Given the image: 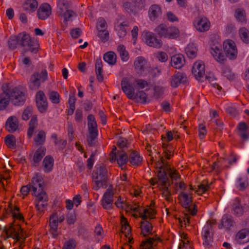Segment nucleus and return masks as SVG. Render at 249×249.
Returning a JSON list of instances; mask_svg holds the SVG:
<instances>
[{
  "instance_id": "obj_1",
  "label": "nucleus",
  "mask_w": 249,
  "mask_h": 249,
  "mask_svg": "<svg viewBox=\"0 0 249 249\" xmlns=\"http://www.w3.org/2000/svg\"><path fill=\"white\" fill-rule=\"evenodd\" d=\"M223 49L225 55L222 53L221 45L217 43L213 45L210 48V53L214 59L221 64H224L226 57L231 60L235 59L237 56V50L234 42L227 40L223 43Z\"/></svg>"
},
{
  "instance_id": "obj_2",
  "label": "nucleus",
  "mask_w": 249,
  "mask_h": 249,
  "mask_svg": "<svg viewBox=\"0 0 249 249\" xmlns=\"http://www.w3.org/2000/svg\"><path fill=\"white\" fill-rule=\"evenodd\" d=\"M30 184L32 191V194L36 196L38 201L36 205V208L39 213H41L43 209L47 206V202L48 200L47 195L43 190V182L41 178L39 176L33 178Z\"/></svg>"
},
{
  "instance_id": "obj_3",
  "label": "nucleus",
  "mask_w": 249,
  "mask_h": 249,
  "mask_svg": "<svg viewBox=\"0 0 249 249\" xmlns=\"http://www.w3.org/2000/svg\"><path fill=\"white\" fill-rule=\"evenodd\" d=\"M121 87L123 92L128 98L134 99L136 102L142 104H146L150 102V100L147 98L146 94L143 91H139L135 94L134 89L128 78L124 77L122 79Z\"/></svg>"
},
{
  "instance_id": "obj_4",
  "label": "nucleus",
  "mask_w": 249,
  "mask_h": 249,
  "mask_svg": "<svg viewBox=\"0 0 249 249\" xmlns=\"http://www.w3.org/2000/svg\"><path fill=\"white\" fill-rule=\"evenodd\" d=\"M92 173V179L95 183L93 189L98 190L100 187L106 188L107 182V170L104 165H97Z\"/></svg>"
},
{
  "instance_id": "obj_5",
  "label": "nucleus",
  "mask_w": 249,
  "mask_h": 249,
  "mask_svg": "<svg viewBox=\"0 0 249 249\" xmlns=\"http://www.w3.org/2000/svg\"><path fill=\"white\" fill-rule=\"evenodd\" d=\"M19 46L23 48L25 52H31L36 53L38 48V44L32 39L30 35L26 32L18 34Z\"/></svg>"
},
{
  "instance_id": "obj_6",
  "label": "nucleus",
  "mask_w": 249,
  "mask_h": 249,
  "mask_svg": "<svg viewBox=\"0 0 249 249\" xmlns=\"http://www.w3.org/2000/svg\"><path fill=\"white\" fill-rule=\"evenodd\" d=\"M57 13L58 16L64 18V22L71 21L76 14L72 10L70 9V4L67 0H57Z\"/></svg>"
},
{
  "instance_id": "obj_7",
  "label": "nucleus",
  "mask_w": 249,
  "mask_h": 249,
  "mask_svg": "<svg viewBox=\"0 0 249 249\" xmlns=\"http://www.w3.org/2000/svg\"><path fill=\"white\" fill-rule=\"evenodd\" d=\"M6 89L9 96V100H11L12 104L19 106L24 104L25 101V94L21 90L20 88L15 87L12 89Z\"/></svg>"
},
{
  "instance_id": "obj_8",
  "label": "nucleus",
  "mask_w": 249,
  "mask_h": 249,
  "mask_svg": "<svg viewBox=\"0 0 249 249\" xmlns=\"http://www.w3.org/2000/svg\"><path fill=\"white\" fill-rule=\"evenodd\" d=\"M48 78V72L46 70H43L40 72H35L31 76L30 88L31 89H38L41 82H44Z\"/></svg>"
},
{
  "instance_id": "obj_9",
  "label": "nucleus",
  "mask_w": 249,
  "mask_h": 249,
  "mask_svg": "<svg viewBox=\"0 0 249 249\" xmlns=\"http://www.w3.org/2000/svg\"><path fill=\"white\" fill-rule=\"evenodd\" d=\"M114 192L112 187H109L104 193L101 200V205L107 210H110L113 207Z\"/></svg>"
},
{
  "instance_id": "obj_10",
  "label": "nucleus",
  "mask_w": 249,
  "mask_h": 249,
  "mask_svg": "<svg viewBox=\"0 0 249 249\" xmlns=\"http://www.w3.org/2000/svg\"><path fill=\"white\" fill-rule=\"evenodd\" d=\"M193 24L196 29L200 32L208 31L210 27V22L205 17H198L194 19Z\"/></svg>"
},
{
  "instance_id": "obj_11",
  "label": "nucleus",
  "mask_w": 249,
  "mask_h": 249,
  "mask_svg": "<svg viewBox=\"0 0 249 249\" xmlns=\"http://www.w3.org/2000/svg\"><path fill=\"white\" fill-rule=\"evenodd\" d=\"M134 66L137 72L141 75H145L148 71L147 62L143 56H138L135 59Z\"/></svg>"
},
{
  "instance_id": "obj_12",
  "label": "nucleus",
  "mask_w": 249,
  "mask_h": 249,
  "mask_svg": "<svg viewBox=\"0 0 249 249\" xmlns=\"http://www.w3.org/2000/svg\"><path fill=\"white\" fill-rule=\"evenodd\" d=\"M144 39L146 44L150 47L160 48L162 45V42L160 39L157 38L153 33L147 32L144 34Z\"/></svg>"
},
{
  "instance_id": "obj_13",
  "label": "nucleus",
  "mask_w": 249,
  "mask_h": 249,
  "mask_svg": "<svg viewBox=\"0 0 249 249\" xmlns=\"http://www.w3.org/2000/svg\"><path fill=\"white\" fill-rule=\"evenodd\" d=\"M180 196L183 200V201L182 202V206L185 209H188V211L190 213L192 216L196 215L197 212V206L196 205L194 204L193 209L190 208L192 203L191 197L189 198L188 195L183 192L180 194Z\"/></svg>"
},
{
  "instance_id": "obj_14",
  "label": "nucleus",
  "mask_w": 249,
  "mask_h": 249,
  "mask_svg": "<svg viewBox=\"0 0 249 249\" xmlns=\"http://www.w3.org/2000/svg\"><path fill=\"white\" fill-rule=\"evenodd\" d=\"M166 169L163 170H160L158 171V179L159 184L161 186H170L169 178V172L171 168L166 166Z\"/></svg>"
},
{
  "instance_id": "obj_15",
  "label": "nucleus",
  "mask_w": 249,
  "mask_h": 249,
  "mask_svg": "<svg viewBox=\"0 0 249 249\" xmlns=\"http://www.w3.org/2000/svg\"><path fill=\"white\" fill-rule=\"evenodd\" d=\"M192 73L196 78L201 81L205 75V65L202 61L195 62L192 68Z\"/></svg>"
},
{
  "instance_id": "obj_16",
  "label": "nucleus",
  "mask_w": 249,
  "mask_h": 249,
  "mask_svg": "<svg viewBox=\"0 0 249 249\" xmlns=\"http://www.w3.org/2000/svg\"><path fill=\"white\" fill-rule=\"evenodd\" d=\"M52 13V7L47 3L42 4L37 12V16L39 19L45 20L49 17Z\"/></svg>"
},
{
  "instance_id": "obj_17",
  "label": "nucleus",
  "mask_w": 249,
  "mask_h": 249,
  "mask_svg": "<svg viewBox=\"0 0 249 249\" xmlns=\"http://www.w3.org/2000/svg\"><path fill=\"white\" fill-rule=\"evenodd\" d=\"M5 129L10 133H13L19 129V122L15 116L9 117L5 123Z\"/></svg>"
},
{
  "instance_id": "obj_18",
  "label": "nucleus",
  "mask_w": 249,
  "mask_h": 249,
  "mask_svg": "<svg viewBox=\"0 0 249 249\" xmlns=\"http://www.w3.org/2000/svg\"><path fill=\"white\" fill-rule=\"evenodd\" d=\"M186 75L182 72H176L171 77V86L173 88L178 87L180 84H184L187 81Z\"/></svg>"
},
{
  "instance_id": "obj_19",
  "label": "nucleus",
  "mask_w": 249,
  "mask_h": 249,
  "mask_svg": "<svg viewBox=\"0 0 249 249\" xmlns=\"http://www.w3.org/2000/svg\"><path fill=\"white\" fill-rule=\"evenodd\" d=\"M9 207V211L8 210H6L5 208L3 209L2 216L3 218H5L7 217V214L8 213H12V215L14 218L22 220L24 219L23 215L22 214L19 213V208L17 206H15L14 209H13L12 208V204H10L8 205Z\"/></svg>"
},
{
  "instance_id": "obj_20",
  "label": "nucleus",
  "mask_w": 249,
  "mask_h": 249,
  "mask_svg": "<svg viewBox=\"0 0 249 249\" xmlns=\"http://www.w3.org/2000/svg\"><path fill=\"white\" fill-rule=\"evenodd\" d=\"M36 101L38 109H46L48 106V103L44 93L38 91L36 95Z\"/></svg>"
},
{
  "instance_id": "obj_21",
  "label": "nucleus",
  "mask_w": 249,
  "mask_h": 249,
  "mask_svg": "<svg viewBox=\"0 0 249 249\" xmlns=\"http://www.w3.org/2000/svg\"><path fill=\"white\" fill-rule=\"evenodd\" d=\"M185 58L181 54H177L171 57V66L177 69H179L185 64Z\"/></svg>"
},
{
  "instance_id": "obj_22",
  "label": "nucleus",
  "mask_w": 249,
  "mask_h": 249,
  "mask_svg": "<svg viewBox=\"0 0 249 249\" xmlns=\"http://www.w3.org/2000/svg\"><path fill=\"white\" fill-rule=\"evenodd\" d=\"M235 222L233 217L228 214H224L221 220V223L218 225L219 229L224 228L226 229H229L231 227L233 226Z\"/></svg>"
},
{
  "instance_id": "obj_23",
  "label": "nucleus",
  "mask_w": 249,
  "mask_h": 249,
  "mask_svg": "<svg viewBox=\"0 0 249 249\" xmlns=\"http://www.w3.org/2000/svg\"><path fill=\"white\" fill-rule=\"evenodd\" d=\"M231 211L232 213L236 216H242L244 213V208L241 204L240 199L236 197L232 205Z\"/></svg>"
},
{
  "instance_id": "obj_24",
  "label": "nucleus",
  "mask_w": 249,
  "mask_h": 249,
  "mask_svg": "<svg viewBox=\"0 0 249 249\" xmlns=\"http://www.w3.org/2000/svg\"><path fill=\"white\" fill-rule=\"evenodd\" d=\"M236 239L239 244H243L249 241V230L244 229L236 234Z\"/></svg>"
},
{
  "instance_id": "obj_25",
  "label": "nucleus",
  "mask_w": 249,
  "mask_h": 249,
  "mask_svg": "<svg viewBox=\"0 0 249 249\" xmlns=\"http://www.w3.org/2000/svg\"><path fill=\"white\" fill-rule=\"evenodd\" d=\"M161 13V8L157 4H153L149 7L148 15L151 20H155Z\"/></svg>"
},
{
  "instance_id": "obj_26",
  "label": "nucleus",
  "mask_w": 249,
  "mask_h": 249,
  "mask_svg": "<svg viewBox=\"0 0 249 249\" xmlns=\"http://www.w3.org/2000/svg\"><path fill=\"white\" fill-rule=\"evenodd\" d=\"M45 150L46 149L44 147H40L36 151L33 156V162L32 163L33 166H36L38 164L45 155Z\"/></svg>"
},
{
  "instance_id": "obj_27",
  "label": "nucleus",
  "mask_w": 249,
  "mask_h": 249,
  "mask_svg": "<svg viewBox=\"0 0 249 249\" xmlns=\"http://www.w3.org/2000/svg\"><path fill=\"white\" fill-rule=\"evenodd\" d=\"M204 240L203 245L205 246L209 247L213 241V233L210 232L209 225H206L204 228V233L203 235Z\"/></svg>"
},
{
  "instance_id": "obj_28",
  "label": "nucleus",
  "mask_w": 249,
  "mask_h": 249,
  "mask_svg": "<svg viewBox=\"0 0 249 249\" xmlns=\"http://www.w3.org/2000/svg\"><path fill=\"white\" fill-rule=\"evenodd\" d=\"M20 227L18 226L17 228H14L11 226L9 229L5 230V233L7 235V238H13L17 241H19L20 237L19 236L18 231L20 230Z\"/></svg>"
},
{
  "instance_id": "obj_29",
  "label": "nucleus",
  "mask_w": 249,
  "mask_h": 249,
  "mask_svg": "<svg viewBox=\"0 0 249 249\" xmlns=\"http://www.w3.org/2000/svg\"><path fill=\"white\" fill-rule=\"evenodd\" d=\"M88 125L89 133H98L97 124L93 115L90 114L88 116Z\"/></svg>"
},
{
  "instance_id": "obj_30",
  "label": "nucleus",
  "mask_w": 249,
  "mask_h": 249,
  "mask_svg": "<svg viewBox=\"0 0 249 249\" xmlns=\"http://www.w3.org/2000/svg\"><path fill=\"white\" fill-rule=\"evenodd\" d=\"M50 232L53 237L57 236V231L58 228V217L56 214H53L50 219Z\"/></svg>"
},
{
  "instance_id": "obj_31",
  "label": "nucleus",
  "mask_w": 249,
  "mask_h": 249,
  "mask_svg": "<svg viewBox=\"0 0 249 249\" xmlns=\"http://www.w3.org/2000/svg\"><path fill=\"white\" fill-rule=\"evenodd\" d=\"M128 161L133 166H139L142 161V158L137 151H133L129 156Z\"/></svg>"
},
{
  "instance_id": "obj_32",
  "label": "nucleus",
  "mask_w": 249,
  "mask_h": 249,
  "mask_svg": "<svg viewBox=\"0 0 249 249\" xmlns=\"http://www.w3.org/2000/svg\"><path fill=\"white\" fill-rule=\"evenodd\" d=\"M53 158L49 155L46 156L44 159L42 163L44 171L46 173L51 172L53 169Z\"/></svg>"
},
{
  "instance_id": "obj_33",
  "label": "nucleus",
  "mask_w": 249,
  "mask_h": 249,
  "mask_svg": "<svg viewBox=\"0 0 249 249\" xmlns=\"http://www.w3.org/2000/svg\"><path fill=\"white\" fill-rule=\"evenodd\" d=\"M5 86H2L3 93L0 94V109H5L9 103V96Z\"/></svg>"
},
{
  "instance_id": "obj_34",
  "label": "nucleus",
  "mask_w": 249,
  "mask_h": 249,
  "mask_svg": "<svg viewBox=\"0 0 249 249\" xmlns=\"http://www.w3.org/2000/svg\"><path fill=\"white\" fill-rule=\"evenodd\" d=\"M117 161L119 166L123 169V166L128 161L127 154L123 150L118 151Z\"/></svg>"
},
{
  "instance_id": "obj_35",
  "label": "nucleus",
  "mask_w": 249,
  "mask_h": 249,
  "mask_svg": "<svg viewBox=\"0 0 249 249\" xmlns=\"http://www.w3.org/2000/svg\"><path fill=\"white\" fill-rule=\"evenodd\" d=\"M38 2L36 0H27L23 4L24 9L29 12H34L37 9Z\"/></svg>"
},
{
  "instance_id": "obj_36",
  "label": "nucleus",
  "mask_w": 249,
  "mask_h": 249,
  "mask_svg": "<svg viewBox=\"0 0 249 249\" xmlns=\"http://www.w3.org/2000/svg\"><path fill=\"white\" fill-rule=\"evenodd\" d=\"M37 125V119L36 115H33L29 123V128L28 130V136L31 138L33 136L35 129Z\"/></svg>"
},
{
  "instance_id": "obj_37",
  "label": "nucleus",
  "mask_w": 249,
  "mask_h": 249,
  "mask_svg": "<svg viewBox=\"0 0 249 249\" xmlns=\"http://www.w3.org/2000/svg\"><path fill=\"white\" fill-rule=\"evenodd\" d=\"M141 228L143 236H146L147 234L150 233L153 229V226L148 221H143L141 222Z\"/></svg>"
},
{
  "instance_id": "obj_38",
  "label": "nucleus",
  "mask_w": 249,
  "mask_h": 249,
  "mask_svg": "<svg viewBox=\"0 0 249 249\" xmlns=\"http://www.w3.org/2000/svg\"><path fill=\"white\" fill-rule=\"evenodd\" d=\"M104 60L109 65H114L116 63V55L113 52H108L105 53L103 56Z\"/></svg>"
},
{
  "instance_id": "obj_39",
  "label": "nucleus",
  "mask_w": 249,
  "mask_h": 249,
  "mask_svg": "<svg viewBox=\"0 0 249 249\" xmlns=\"http://www.w3.org/2000/svg\"><path fill=\"white\" fill-rule=\"evenodd\" d=\"M155 32L158 34L160 37H167L168 33V28L164 24H160L155 29Z\"/></svg>"
},
{
  "instance_id": "obj_40",
  "label": "nucleus",
  "mask_w": 249,
  "mask_h": 249,
  "mask_svg": "<svg viewBox=\"0 0 249 249\" xmlns=\"http://www.w3.org/2000/svg\"><path fill=\"white\" fill-rule=\"evenodd\" d=\"M117 51L119 52L120 56L123 61H127L129 59V54L125 50V47L123 45H119L117 47Z\"/></svg>"
},
{
  "instance_id": "obj_41",
  "label": "nucleus",
  "mask_w": 249,
  "mask_h": 249,
  "mask_svg": "<svg viewBox=\"0 0 249 249\" xmlns=\"http://www.w3.org/2000/svg\"><path fill=\"white\" fill-rule=\"evenodd\" d=\"M99 107V104L97 102L95 99L91 100H87L83 104V107L84 109H96Z\"/></svg>"
},
{
  "instance_id": "obj_42",
  "label": "nucleus",
  "mask_w": 249,
  "mask_h": 249,
  "mask_svg": "<svg viewBox=\"0 0 249 249\" xmlns=\"http://www.w3.org/2000/svg\"><path fill=\"white\" fill-rule=\"evenodd\" d=\"M239 34L241 40L245 43H249V31L245 28L243 27L240 29Z\"/></svg>"
},
{
  "instance_id": "obj_43",
  "label": "nucleus",
  "mask_w": 249,
  "mask_h": 249,
  "mask_svg": "<svg viewBox=\"0 0 249 249\" xmlns=\"http://www.w3.org/2000/svg\"><path fill=\"white\" fill-rule=\"evenodd\" d=\"M19 41L18 35L17 36H10L8 42L9 47L12 50L15 49L17 47L18 45L19 46Z\"/></svg>"
},
{
  "instance_id": "obj_44",
  "label": "nucleus",
  "mask_w": 249,
  "mask_h": 249,
  "mask_svg": "<svg viewBox=\"0 0 249 249\" xmlns=\"http://www.w3.org/2000/svg\"><path fill=\"white\" fill-rule=\"evenodd\" d=\"M128 24L124 22L120 23L116 28L117 35L120 38L124 37L126 35V30L125 27H127Z\"/></svg>"
},
{
  "instance_id": "obj_45",
  "label": "nucleus",
  "mask_w": 249,
  "mask_h": 249,
  "mask_svg": "<svg viewBox=\"0 0 249 249\" xmlns=\"http://www.w3.org/2000/svg\"><path fill=\"white\" fill-rule=\"evenodd\" d=\"M187 55L190 58H194L196 56V49L193 44H189L185 48Z\"/></svg>"
},
{
  "instance_id": "obj_46",
  "label": "nucleus",
  "mask_w": 249,
  "mask_h": 249,
  "mask_svg": "<svg viewBox=\"0 0 249 249\" xmlns=\"http://www.w3.org/2000/svg\"><path fill=\"white\" fill-rule=\"evenodd\" d=\"M235 17L237 20L243 22L246 20V15L244 9L238 8L236 10L235 12Z\"/></svg>"
},
{
  "instance_id": "obj_47",
  "label": "nucleus",
  "mask_w": 249,
  "mask_h": 249,
  "mask_svg": "<svg viewBox=\"0 0 249 249\" xmlns=\"http://www.w3.org/2000/svg\"><path fill=\"white\" fill-rule=\"evenodd\" d=\"M123 222H124V224L122 225L121 232L125 234L126 237H128V235L131 232V228L126 218L124 217L122 218V223Z\"/></svg>"
},
{
  "instance_id": "obj_48",
  "label": "nucleus",
  "mask_w": 249,
  "mask_h": 249,
  "mask_svg": "<svg viewBox=\"0 0 249 249\" xmlns=\"http://www.w3.org/2000/svg\"><path fill=\"white\" fill-rule=\"evenodd\" d=\"M179 32L178 28L175 27L168 28V33L167 37L169 38H176L179 36Z\"/></svg>"
},
{
  "instance_id": "obj_49",
  "label": "nucleus",
  "mask_w": 249,
  "mask_h": 249,
  "mask_svg": "<svg viewBox=\"0 0 249 249\" xmlns=\"http://www.w3.org/2000/svg\"><path fill=\"white\" fill-rule=\"evenodd\" d=\"M223 75L229 80H232L234 78V74L231 71L230 68L226 66H223L221 68Z\"/></svg>"
},
{
  "instance_id": "obj_50",
  "label": "nucleus",
  "mask_w": 249,
  "mask_h": 249,
  "mask_svg": "<svg viewBox=\"0 0 249 249\" xmlns=\"http://www.w3.org/2000/svg\"><path fill=\"white\" fill-rule=\"evenodd\" d=\"M98 133H89L87 135V142L88 145L90 146H94L96 145Z\"/></svg>"
},
{
  "instance_id": "obj_51",
  "label": "nucleus",
  "mask_w": 249,
  "mask_h": 249,
  "mask_svg": "<svg viewBox=\"0 0 249 249\" xmlns=\"http://www.w3.org/2000/svg\"><path fill=\"white\" fill-rule=\"evenodd\" d=\"M4 141L6 144L9 147L11 148L16 146V138L12 134H9L6 136V137L5 138Z\"/></svg>"
},
{
  "instance_id": "obj_52",
  "label": "nucleus",
  "mask_w": 249,
  "mask_h": 249,
  "mask_svg": "<svg viewBox=\"0 0 249 249\" xmlns=\"http://www.w3.org/2000/svg\"><path fill=\"white\" fill-rule=\"evenodd\" d=\"M153 97L157 99L163 95L164 88L160 86H155L153 88Z\"/></svg>"
},
{
  "instance_id": "obj_53",
  "label": "nucleus",
  "mask_w": 249,
  "mask_h": 249,
  "mask_svg": "<svg viewBox=\"0 0 249 249\" xmlns=\"http://www.w3.org/2000/svg\"><path fill=\"white\" fill-rule=\"evenodd\" d=\"M162 148L163 149V152L165 154L166 158L168 160L170 159L171 157L173 156L172 146L165 143H163L162 144Z\"/></svg>"
},
{
  "instance_id": "obj_54",
  "label": "nucleus",
  "mask_w": 249,
  "mask_h": 249,
  "mask_svg": "<svg viewBox=\"0 0 249 249\" xmlns=\"http://www.w3.org/2000/svg\"><path fill=\"white\" fill-rule=\"evenodd\" d=\"M98 36L103 42H105L108 40L109 33L106 29H101L98 30Z\"/></svg>"
},
{
  "instance_id": "obj_55",
  "label": "nucleus",
  "mask_w": 249,
  "mask_h": 249,
  "mask_svg": "<svg viewBox=\"0 0 249 249\" xmlns=\"http://www.w3.org/2000/svg\"><path fill=\"white\" fill-rule=\"evenodd\" d=\"M238 183L237 187L240 191H244L248 185L247 179L245 178H238Z\"/></svg>"
},
{
  "instance_id": "obj_56",
  "label": "nucleus",
  "mask_w": 249,
  "mask_h": 249,
  "mask_svg": "<svg viewBox=\"0 0 249 249\" xmlns=\"http://www.w3.org/2000/svg\"><path fill=\"white\" fill-rule=\"evenodd\" d=\"M46 134L43 130L39 131L35 141L38 144H42L45 141Z\"/></svg>"
},
{
  "instance_id": "obj_57",
  "label": "nucleus",
  "mask_w": 249,
  "mask_h": 249,
  "mask_svg": "<svg viewBox=\"0 0 249 249\" xmlns=\"http://www.w3.org/2000/svg\"><path fill=\"white\" fill-rule=\"evenodd\" d=\"M76 100V98L75 95V92H70L69 94V99L68 100L69 109H75Z\"/></svg>"
},
{
  "instance_id": "obj_58",
  "label": "nucleus",
  "mask_w": 249,
  "mask_h": 249,
  "mask_svg": "<svg viewBox=\"0 0 249 249\" xmlns=\"http://www.w3.org/2000/svg\"><path fill=\"white\" fill-rule=\"evenodd\" d=\"M49 99L54 104H58L60 102V95L55 91H52L50 93Z\"/></svg>"
},
{
  "instance_id": "obj_59",
  "label": "nucleus",
  "mask_w": 249,
  "mask_h": 249,
  "mask_svg": "<svg viewBox=\"0 0 249 249\" xmlns=\"http://www.w3.org/2000/svg\"><path fill=\"white\" fill-rule=\"evenodd\" d=\"M157 154L159 155V157H160V160H159L156 163L157 165V168H159V170H163L166 168V166H169L168 163L165 162L164 159L163 157L160 156V152H158Z\"/></svg>"
},
{
  "instance_id": "obj_60",
  "label": "nucleus",
  "mask_w": 249,
  "mask_h": 249,
  "mask_svg": "<svg viewBox=\"0 0 249 249\" xmlns=\"http://www.w3.org/2000/svg\"><path fill=\"white\" fill-rule=\"evenodd\" d=\"M170 186H165L162 187V196L165 197V199L167 201H171V191L169 190V187Z\"/></svg>"
},
{
  "instance_id": "obj_61",
  "label": "nucleus",
  "mask_w": 249,
  "mask_h": 249,
  "mask_svg": "<svg viewBox=\"0 0 249 249\" xmlns=\"http://www.w3.org/2000/svg\"><path fill=\"white\" fill-rule=\"evenodd\" d=\"M78 235L83 239H86L88 237V231L84 226L80 225L78 227Z\"/></svg>"
},
{
  "instance_id": "obj_62",
  "label": "nucleus",
  "mask_w": 249,
  "mask_h": 249,
  "mask_svg": "<svg viewBox=\"0 0 249 249\" xmlns=\"http://www.w3.org/2000/svg\"><path fill=\"white\" fill-rule=\"evenodd\" d=\"M154 241V239L151 238L147 239L145 241H142L140 245V249H142L143 248H148L150 249H152V248Z\"/></svg>"
},
{
  "instance_id": "obj_63",
  "label": "nucleus",
  "mask_w": 249,
  "mask_h": 249,
  "mask_svg": "<svg viewBox=\"0 0 249 249\" xmlns=\"http://www.w3.org/2000/svg\"><path fill=\"white\" fill-rule=\"evenodd\" d=\"M129 143L127 140L124 138H120L117 142V145L120 149L127 148Z\"/></svg>"
},
{
  "instance_id": "obj_64",
  "label": "nucleus",
  "mask_w": 249,
  "mask_h": 249,
  "mask_svg": "<svg viewBox=\"0 0 249 249\" xmlns=\"http://www.w3.org/2000/svg\"><path fill=\"white\" fill-rule=\"evenodd\" d=\"M210 188V185L202 183L198 186V189L196 191L198 195L205 193Z\"/></svg>"
}]
</instances>
